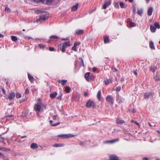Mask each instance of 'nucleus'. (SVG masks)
I'll return each mask as SVG.
<instances>
[{
  "mask_svg": "<svg viewBox=\"0 0 160 160\" xmlns=\"http://www.w3.org/2000/svg\"><path fill=\"white\" fill-rule=\"evenodd\" d=\"M70 45V42L69 41H67L61 43L58 45V51L59 50L62 51L63 52H65L67 47Z\"/></svg>",
  "mask_w": 160,
  "mask_h": 160,
  "instance_id": "obj_1",
  "label": "nucleus"
},
{
  "mask_svg": "<svg viewBox=\"0 0 160 160\" xmlns=\"http://www.w3.org/2000/svg\"><path fill=\"white\" fill-rule=\"evenodd\" d=\"M106 100L111 105H113L114 104V99L112 95L107 96L106 97Z\"/></svg>",
  "mask_w": 160,
  "mask_h": 160,
  "instance_id": "obj_2",
  "label": "nucleus"
},
{
  "mask_svg": "<svg viewBox=\"0 0 160 160\" xmlns=\"http://www.w3.org/2000/svg\"><path fill=\"white\" fill-rule=\"evenodd\" d=\"M95 104L94 102L91 100H89L86 103V106L88 108H94L95 106Z\"/></svg>",
  "mask_w": 160,
  "mask_h": 160,
  "instance_id": "obj_3",
  "label": "nucleus"
},
{
  "mask_svg": "<svg viewBox=\"0 0 160 160\" xmlns=\"http://www.w3.org/2000/svg\"><path fill=\"white\" fill-rule=\"evenodd\" d=\"M75 136L73 135H71L70 134H61L58 136L59 138H71L74 137Z\"/></svg>",
  "mask_w": 160,
  "mask_h": 160,
  "instance_id": "obj_4",
  "label": "nucleus"
},
{
  "mask_svg": "<svg viewBox=\"0 0 160 160\" xmlns=\"http://www.w3.org/2000/svg\"><path fill=\"white\" fill-rule=\"evenodd\" d=\"M41 106L38 104H36L34 105V109L37 112H39L41 109Z\"/></svg>",
  "mask_w": 160,
  "mask_h": 160,
  "instance_id": "obj_5",
  "label": "nucleus"
},
{
  "mask_svg": "<svg viewBox=\"0 0 160 160\" xmlns=\"http://www.w3.org/2000/svg\"><path fill=\"white\" fill-rule=\"evenodd\" d=\"M47 19V17L46 15H42L40 16L39 18H37L36 20L37 22H42V21H44Z\"/></svg>",
  "mask_w": 160,
  "mask_h": 160,
  "instance_id": "obj_6",
  "label": "nucleus"
},
{
  "mask_svg": "<svg viewBox=\"0 0 160 160\" xmlns=\"http://www.w3.org/2000/svg\"><path fill=\"white\" fill-rule=\"evenodd\" d=\"M109 160H121L119 157L115 155H111L109 156Z\"/></svg>",
  "mask_w": 160,
  "mask_h": 160,
  "instance_id": "obj_7",
  "label": "nucleus"
},
{
  "mask_svg": "<svg viewBox=\"0 0 160 160\" xmlns=\"http://www.w3.org/2000/svg\"><path fill=\"white\" fill-rule=\"evenodd\" d=\"M15 96V93L14 92H10L8 95V99L12 100L13 99Z\"/></svg>",
  "mask_w": 160,
  "mask_h": 160,
  "instance_id": "obj_8",
  "label": "nucleus"
},
{
  "mask_svg": "<svg viewBox=\"0 0 160 160\" xmlns=\"http://www.w3.org/2000/svg\"><path fill=\"white\" fill-rule=\"evenodd\" d=\"M116 122L117 124H121L125 123V121L120 118L118 117L116 119Z\"/></svg>",
  "mask_w": 160,
  "mask_h": 160,
  "instance_id": "obj_9",
  "label": "nucleus"
},
{
  "mask_svg": "<svg viewBox=\"0 0 160 160\" xmlns=\"http://www.w3.org/2000/svg\"><path fill=\"white\" fill-rule=\"evenodd\" d=\"M111 3V1L109 0L106 2H105L103 6L102 9H105L107 7L109 6Z\"/></svg>",
  "mask_w": 160,
  "mask_h": 160,
  "instance_id": "obj_10",
  "label": "nucleus"
},
{
  "mask_svg": "<svg viewBox=\"0 0 160 160\" xmlns=\"http://www.w3.org/2000/svg\"><path fill=\"white\" fill-rule=\"evenodd\" d=\"M153 8L152 7H150L149 8L148 10L147 13L148 15L149 16H151L153 12Z\"/></svg>",
  "mask_w": 160,
  "mask_h": 160,
  "instance_id": "obj_11",
  "label": "nucleus"
},
{
  "mask_svg": "<svg viewBox=\"0 0 160 160\" xmlns=\"http://www.w3.org/2000/svg\"><path fill=\"white\" fill-rule=\"evenodd\" d=\"M90 74V72H87L85 74V76H84V77H85L86 80L88 82H89L90 81V79L89 78Z\"/></svg>",
  "mask_w": 160,
  "mask_h": 160,
  "instance_id": "obj_12",
  "label": "nucleus"
},
{
  "mask_svg": "<svg viewBox=\"0 0 160 160\" xmlns=\"http://www.w3.org/2000/svg\"><path fill=\"white\" fill-rule=\"evenodd\" d=\"M119 140L118 138L114 139L112 140H108L105 142L106 143H113L117 142Z\"/></svg>",
  "mask_w": 160,
  "mask_h": 160,
  "instance_id": "obj_13",
  "label": "nucleus"
},
{
  "mask_svg": "<svg viewBox=\"0 0 160 160\" xmlns=\"http://www.w3.org/2000/svg\"><path fill=\"white\" fill-rule=\"evenodd\" d=\"M30 148L32 149L37 148H38V145L34 143H33L31 144Z\"/></svg>",
  "mask_w": 160,
  "mask_h": 160,
  "instance_id": "obj_14",
  "label": "nucleus"
},
{
  "mask_svg": "<svg viewBox=\"0 0 160 160\" xmlns=\"http://www.w3.org/2000/svg\"><path fill=\"white\" fill-rule=\"evenodd\" d=\"M105 84L106 85H108L110 83H111L112 82V80L109 78L108 79H106L104 81Z\"/></svg>",
  "mask_w": 160,
  "mask_h": 160,
  "instance_id": "obj_15",
  "label": "nucleus"
},
{
  "mask_svg": "<svg viewBox=\"0 0 160 160\" xmlns=\"http://www.w3.org/2000/svg\"><path fill=\"white\" fill-rule=\"evenodd\" d=\"M83 31L81 29L77 30L75 32L76 34L78 35L83 34Z\"/></svg>",
  "mask_w": 160,
  "mask_h": 160,
  "instance_id": "obj_16",
  "label": "nucleus"
},
{
  "mask_svg": "<svg viewBox=\"0 0 160 160\" xmlns=\"http://www.w3.org/2000/svg\"><path fill=\"white\" fill-rule=\"evenodd\" d=\"M64 146L63 143H55L52 145V146L54 147H62Z\"/></svg>",
  "mask_w": 160,
  "mask_h": 160,
  "instance_id": "obj_17",
  "label": "nucleus"
},
{
  "mask_svg": "<svg viewBox=\"0 0 160 160\" xmlns=\"http://www.w3.org/2000/svg\"><path fill=\"white\" fill-rule=\"evenodd\" d=\"M28 77L31 82L32 83H33L34 81V78L29 74H28Z\"/></svg>",
  "mask_w": 160,
  "mask_h": 160,
  "instance_id": "obj_18",
  "label": "nucleus"
},
{
  "mask_svg": "<svg viewBox=\"0 0 160 160\" xmlns=\"http://www.w3.org/2000/svg\"><path fill=\"white\" fill-rule=\"evenodd\" d=\"M57 95V93L56 92H54L53 93H51L50 94V97L52 99L55 98Z\"/></svg>",
  "mask_w": 160,
  "mask_h": 160,
  "instance_id": "obj_19",
  "label": "nucleus"
},
{
  "mask_svg": "<svg viewBox=\"0 0 160 160\" xmlns=\"http://www.w3.org/2000/svg\"><path fill=\"white\" fill-rule=\"evenodd\" d=\"M58 81L59 83H61L62 86H64L67 82V80H58Z\"/></svg>",
  "mask_w": 160,
  "mask_h": 160,
  "instance_id": "obj_20",
  "label": "nucleus"
},
{
  "mask_svg": "<svg viewBox=\"0 0 160 160\" xmlns=\"http://www.w3.org/2000/svg\"><path fill=\"white\" fill-rule=\"evenodd\" d=\"M109 38L108 36H105L104 37V42L105 43L109 42Z\"/></svg>",
  "mask_w": 160,
  "mask_h": 160,
  "instance_id": "obj_21",
  "label": "nucleus"
},
{
  "mask_svg": "<svg viewBox=\"0 0 160 160\" xmlns=\"http://www.w3.org/2000/svg\"><path fill=\"white\" fill-rule=\"evenodd\" d=\"M123 99L119 97V96H118L117 97L116 101L118 103H121L123 102Z\"/></svg>",
  "mask_w": 160,
  "mask_h": 160,
  "instance_id": "obj_22",
  "label": "nucleus"
},
{
  "mask_svg": "<svg viewBox=\"0 0 160 160\" xmlns=\"http://www.w3.org/2000/svg\"><path fill=\"white\" fill-rule=\"evenodd\" d=\"M78 7V4H76L74 6L72 7L71 10L72 11H76Z\"/></svg>",
  "mask_w": 160,
  "mask_h": 160,
  "instance_id": "obj_23",
  "label": "nucleus"
},
{
  "mask_svg": "<svg viewBox=\"0 0 160 160\" xmlns=\"http://www.w3.org/2000/svg\"><path fill=\"white\" fill-rule=\"evenodd\" d=\"M149 47L151 49L153 50H154L155 49V48L154 46L153 43L152 41H150L149 42Z\"/></svg>",
  "mask_w": 160,
  "mask_h": 160,
  "instance_id": "obj_24",
  "label": "nucleus"
},
{
  "mask_svg": "<svg viewBox=\"0 0 160 160\" xmlns=\"http://www.w3.org/2000/svg\"><path fill=\"white\" fill-rule=\"evenodd\" d=\"M71 88L69 86H66L65 89V91L67 93H69L70 92Z\"/></svg>",
  "mask_w": 160,
  "mask_h": 160,
  "instance_id": "obj_25",
  "label": "nucleus"
},
{
  "mask_svg": "<svg viewBox=\"0 0 160 160\" xmlns=\"http://www.w3.org/2000/svg\"><path fill=\"white\" fill-rule=\"evenodd\" d=\"M49 122L52 125V126H57L58 125H59L60 123L59 122H58L55 123H53V121L52 120H50Z\"/></svg>",
  "mask_w": 160,
  "mask_h": 160,
  "instance_id": "obj_26",
  "label": "nucleus"
},
{
  "mask_svg": "<svg viewBox=\"0 0 160 160\" xmlns=\"http://www.w3.org/2000/svg\"><path fill=\"white\" fill-rule=\"evenodd\" d=\"M101 96V92L100 90L97 93V98L99 101H100Z\"/></svg>",
  "mask_w": 160,
  "mask_h": 160,
  "instance_id": "obj_27",
  "label": "nucleus"
},
{
  "mask_svg": "<svg viewBox=\"0 0 160 160\" xmlns=\"http://www.w3.org/2000/svg\"><path fill=\"white\" fill-rule=\"evenodd\" d=\"M156 28L154 25L150 26V30L152 32H155L156 31Z\"/></svg>",
  "mask_w": 160,
  "mask_h": 160,
  "instance_id": "obj_28",
  "label": "nucleus"
},
{
  "mask_svg": "<svg viewBox=\"0 0 160 160\" xmlns=\"http://www.w3.org/2000/svg\"><path fill=\"white\" fill-rule=\"evenodd\" d=\"M0 150H1L5 152L10 151V149L2 147H0Z\"/></svg>",
  "mask_w": 160,
  "mask_h": 160,
  "instance_id": "obj_29",
  "label": "nucleus"
},
{
  "mask_svg": "<svg viewBox=\"0 0 160 160\" xmlns=\"http://www.w3.org/2000/svg\"><path fill=\"white\" fill-rule=\"evenodd\" d=\"M79 59L80 60H81V62H80V65L81 66H82H82L83 67H84V65L83 60V59L82 58H80Z\"/></svg>",
  "mask_w": 160,
  "mask_h": 160,
  "instance_id": "obj_30",
  "label": "nucleus"
},
{
  "mask_svg": "<svg viewBox=\"0 0 160 160\" xmlns=\"http://www.w3.org/2000/svg\"><path fill=\"white\" fill-rule=\"evenodd\" d=\"M119 5L121 8H125L124 3L122 2H119Z\"/></svg>",
  "mask_w": 160,
  "mask_h": 160,
  "instance_id": "obj_31",
  "label": "nucleus"
},
{
  "mask_svg": "<svg viewBox=\"0 0 160 160\" xmlns=\"http://www.w3.org/2000/svg\"><path fill=\"white\" fill-rule=\"evenodd\" d=\"M11 38L12 40L14 42H15L17 40V37L15 36H12L11 37Z\"/></svg>",
  "mask_w": 160,
  "mask_h": 160,
  "instance_id": "obj_32",
  "label": "nucleus"
},
{
  "mask_svg": "<svg viewBox=\"0 0 160 160\" xmlns=\"http://www.w3.org/2000/svg\"><path fill=\"white\" fill-rule=\"evenodd\" d=\"M154 79L155 81H159L160 80V76H156L154 77Z\"/></svg>",
  "mask_w": 160,
  "mask_h": 160,
  "instance_id": "obj_33",
  "label": "nucleus"
},
{
  "mask_svg": "<svg viewBox=\"0 0 160 160\" xmlns=\"http://www.w3.org/2000/svg\"><path fill=\"white\" fill-rule=\"evenodd\" d=\"M154 26L156 28H157L158 29H159L160 27V25L158 23H155L154 24Z\"/></svg>",
  "mask_w": 160,
  "mask_h": 160,
  "instance_id": "obj_34",
  "label": "nucleus"
},
{
  "mask_svg": "<svg viewBox=\"0 0 160 160\" xmlns=\"http://www.w3.org/2000/svg\"><path fill=\"white\" fill-rule=\"evenodd\" d=\"M62 95H63V93H61L60 94V95L59 96H58V97H57V99L58 100H61L62 97Z\"/></svg>",
  "mask_w": 160,
  "mask_h": 160,
  "instance_id": "obj_35",
  "label": "nucleus"
},
{
  "mask_svg": "<svg viewBox=\"0 0 160 160\" xmlns=\"http://www.w3.org/2000/svg\"><path fill=\"white\" fill-rule=\"evenodd\" d=\"M151 95V94L150 93H146L144 95V97L145 98H148L149 97H150Z\"/></svg>",
  "mask_w": 160,
  "mask_h": 160,
  "instance_id": "obj_36",
  "label": "nucleus"
},
{
  "mask_svg": "<svg viewBox=\"0 0 160 160\" xmlns=\"http://www.w3.org/2000/svg\"><path fill=\"white\" fill-rule=\"evenodd\" d=\"M50 38H53V39H58L59 38L57 36L53 35H52L50 37Z\"/></svg>",
  "mask_w": 160,
  "mask_h": 160,
  "instance_id": "obj_37",
  "label": "nucleus"
},
{
  "mask_svg": "<svg viewBox=\"0 0 160 160\" xmlns=\"http://www.w3.org/2000/svg\"><path fill=\"white\" fill-rule=\"evenodd\" d=\"M121 86H118L116 88L115 90L117 92H119L121 90Z\"/></svg>",
  "mask_w": 160,
  "mask_h": 160,
  "instance_id": "obj_38",
  "label": "nucleus"
},
{
  "mask_svg": "<svg viewBox=\"0 0 160 160\" xmlns=\"http://www.w3.org/2000/svg\"><path fill=\"white\" fill-rule=\"evenodd\" d=\"M21 97V95L20 93H19L18 92H17L16 93V98H20Z\"/></svg>",
  "mask_w": 160,
  "mask_h": 160,
  "instance_id": "obj_39",
  "label": "nucleus"
},
{
  "mask_svg": "<svg viewBox=\"0 0 160 160\" xmlns=\"http://www.w3.org/2000/svg\"><path fill=\"white\" fill-rule=\"evenodd\" d=\"M81 44V43L79 42H77L74 43V46L75 47H77L78 45H79Z\"/></svg>",
  "mask_w": 160,
  "mask_h": 160,
  "instance_id": "obj_40",
  "label": "nucleus"
},
{
  "mask_svg": "<svg viewBox=\"0 0 160 160\" xmlns=\"http://www.w3.org/2000/svg\"><path fill=\"white\" fill-rule=\"evenodd\" d=\"M135 23L132 22H130L129 23V25L130 27H132L134 26V25Z\"/></svg>",
  "mask_w": 160,
  "mask_h": 160,
  "instance_id": "obj_41",
  "label": "nucleus"
},
{
  "mask_svg": "<svg viewBox=\"0 0 160 160\" xmlns=\"http://www.w3.org/2000/svg\"><path fill=\"white\" fill-rule=\"evenodd\" d=\"M5 139L4 138L2 137L1 136H0V140L1 142H3Z\"/></svg>",
  "mask_w": 160,
  "mask_h": 160,
  "instance_id": "obj_42",
  "label": "nucleus"
},
{
  "mask_svg": "<svg viewBox=\"0 0 160 160\" xmlns=\"http://www.w3.org/2000/svg\"><path fill=\"white\" fill-rule=\"evenodd\" d=\"M39 47L41 49H43L45 48V46L42 44H39Z\"/></svg>",
  "mask_w": 160,
  "mask_h": 160,
  "instance_id": "obj_43",
  "label": "nucleus"
},
{
  "mask_svg": "<svg viewBox=\"0 0 160 160\" xmlns=\"http://www.w3.org/2000/svg\"><path fill=\"white\" fill-rule=\"evenodd\" d=\"M79 144L80 145L82 146H84L85 145V143L84 142H82V141H80V143Z\"/></svg>",
  "mask_w": 160,
  "mask_h": 160,
  "instance_id": "obj_44",
  "label": "nucleus"
},
{
  "mask_svg": "<svg viewBox=\"0 0 160 160\" xmlns=\"http://www.w3.org/2000/svg\"><path fill=\"white\" fill-rule=\"evenodd\" d=\"M72 49L75 51H77V49L76 48V47H75V46H73L72 48Z\"/></svg>",
  "mask_w": 160,
  "mask_h": 160,
  "instance_id": "obj_45",
  "label": "nucleus"
},
{
  "mask_svg": "<svg viewBox=\"0 0 160 160\" xmlns=\"http://www.w3.org/2000/svg\"><path fill=\"white\" fill-rule=\"evenodd\" d=\"M5 10L6 11H7L8 12H10V9L9 8H8V7H6L5 8Z\"/></svg>",
  "mask_w": 160,
  "mask_h": 160,
  "instance_id": "obj_46",
  "label": "nucleus"
},
{
  "mask_svg": "<svg viewBox=\"0 0 160 160\" xmlns=\"http://www.w3.org/2000/svg\"><path fill=\"white\" fill-rule=\"evenodd\" d=\"M29 89L28 88H26V90H25V93L26 94H29Z\"/></svg>",
  "mask_w": 160,
  "mask_h": 160,
  "instance_id": "obj_47",
  "label": "nucleus"
},
{
  "mask_svg": "<svg viewBox=\"0 0 160 160\" xmlns=\"http://www.w3.org/2000/svg\"><path fill=\"white\" fill-rule=\"evenodd\" d=\"M54 49V48L53 47H49V50L50 51H53Z\"/></svg>",
  "mask_w": 160,
  "mask_h": 160,
  "instance_id": "obj_48",
  "label": "nucleus"
},
{
  "mask_svg": "<svg viewBox=\"0 0 160 160\" xmlns=\"http://www.w3.org/2000/svg\"><path fill=\"white\" fill-rule=\"evenodd\" d=\"M58 117V115H54L53 117V120H55L57 119V117Z\"/></svg>",
  "mask_w": 160,
  "mask_h": 160,
  "instance_id": "obj_49",
  "label": "nucleus"
},
{
  "mask_svg": "<svg viewBox=\"0 0 160 160\" xmlns=\"http://www.w3.org/2000/svg\"><path fill=\"white\" fill-rule=\"evenodd\" d=\"M53 0H46L47 3L48 4L49 3L51 2Z\"/></svg>",
  "mask_w": 160,
  "mask_h": 160,
  "instance_id": "obj_50",
  "label": "nucleus"
},
{
  "mask_svg": "<svg viewBox=\"0 0 160 160\" xmlns=\"http://www.w3.org/2000/svg\"><path fill=\"white\" fill-rule=\"evenodd\" d=\"M133 11L134 12H136L137 11V9L135 7L133 8Z\"/></svg>",
  "mask_w": 160,
  "mask_h": 160,
  "instance_id": "obj_51",
  "label": "nucleus"
},
{
  "mask_svg": "<svg viewBox=\"0 0 160 160\" xmlns=\"http://www.w3.org/2000/svg\"><path fill=\"white\" fill-rule=\"evenodd\" d=\"M149 158L148 157H144L142 158V160H149Z\"/></svg>",
  "mask_w": 160,
  "mask_h": 160,
  "instance_id": "obj_52",
  "label": "nucleus"
},
{
  "mask_svg": "<svg viewBox=\"0 0 160 160\" xmlns=\"http://www.w3.org/2000/svg\"><path fill=\"white\" fill-rule=\"evenodd\" d=\"M114 6L115 7H117L118 8H119L118 4V3H116L114 5Z\"/></svg>",
  "mask_w": 160,
  "mask_h": 160,
  "instance_id": "obj_53",
  "label": "nucleus"
},
{
  "mask_svg": "<svg viewBox=\"0 0 160 160\" xmlns=\"http://www.w3.org/2000/svg\"><path fill=\"white\" fill-rule=\"evenodd\" d=\"M2 91L3 92V93L4 94H6V91H5V90L4 89H2Z\"/></svg>",
  "mask_w": 160,
  "mask_h": 160,
  "instance_id": "obj_54",
  "label": "nucleus"
},
{
  "mask_svg": "<svg viewBox=\"0 0 160 160\" xmlns=\"http://www.w3.org/2000/svg\"><path fill=\"white\" fill-rule=\"evenodd\" d=\"M95 10H92L91 11H89V14H91L94 11H95Z\"/></svg>",
  "mask_w": 160,
  "mask_h": 160,
  "instance_id": "obj_55",
  "label": "nucleus"
},
{
  "mask_svg": "<svg viewBox=\"0 0 160 160\" xmlns=\"http://www.w3.org/2000/svg\"><path fill=\"white\" fill-rule=\"evenodd\" d=\"M24 38L26 39H30L31 38L28 36H25V37Z\"/></svg>",
  "mask_w": 160,
  "mask_h": 160,
  "instance_id": "obj_56",
  "label": "nucleus"
},
{
  "mask_svg": "<svg viewBox=\"0 0 160 160\" xmlns=\"http://www.w3.org/2000/svg\"><path fill=\"white\" fill-rule=\"evenodd\" d=\"M96 68L95 67H94L92 68V70L93 72H95L96 71Z\"/></svg>",
  "mask_w": 160,
  "mask_h": 160,
  "instance_id": "obj_57",
  "label": "nucleus"
},
{
  "mask_svg": "<svg viewBox=\"0 0 160 160\" xmlns=\"http://www.w3.org/2000/svg\"><path fill=\"white\" fill-rule=\"evenodd\" d=\"M4 157V155L1 153L0 152V157Z\"/></svg>",
  "mask_w": 160,
  "mask_h": 160,
  "instance_id": "obj_58",
  "label": "nucleus"
},
{
  "mask_svg": "<svg viewBox=\"0 0 160 160\" xmlns=\"http://www.w3.org/2000/svg\"><path fill=\"white\" fill-rule=\"evenodd\" d=\"M37 13L38 14L39 13H42V11L41 10H38V11Z\"/></svg>",
  "mask_w": 160,
  "mask_h": 160,
  "instance_id": "obj_59",
  "label": "nucleus"
},
{
  "mask_svg": "<svg viewBox=\"0 0 160 160\" xmlns=\"http://www.w3.org/2000/svg\"><path fill=\"white\" fill-rule=\"evenodd\" d=\"M88 95V93L86 92H84V95L85 96H86Z\"/></svg>",
  "mask_w": 160,
  "mask_h": 160,
  "instance_id": "obj_60",
  "label": "nucleus"
},
{
  "mask_svg": "<svg viewBox=\"0 0 160 160\" xmlns=\"http://www.w3.org/2000/svg\"><path fill=\"white\" fill-rule=\"evenodd\" d=\"M3 37L4 35L1 34V33H0V38H3Z\"/></svg>",
  "mask_w": 160,
  "mask_h": 160,
  "instance_id": "obj_61",
  "label": "nucleus"
},
{
  "mask_svg": "<svg viewBox=\"0 0 160 160\" xmlns=\"http://www.w3.org/2000/svg\"><path fill=\"white\" fill-rule=\"evenodd\" d=\"M133 73L135 75H137L138 74H137V72L135 71H133Z\"/></svg>",
  "mask_w": 160,
  "mask_h": 160,
  "instance_id": "obj_62",
  "label": "nucleus"
},
{
  "mask_svg": "<svg viewBox=\"0 0 160 160\" xmlns=\"http://www.w3.org/2000/svg\"><path fill=\"white\" fill-rule=\"evenodd\" d=\"M26 137H27V136H22L21 137V138L22 139Z\"/></svg>",
  "mask_w": 160,
  "mask_h": 160,
  "instance_id": "obj_63",
  "label": "nucleus"
},
{
  "mask_svg": "<svg viewBox=\"0 0 160 160\" xmlns=\"http://www.w3.org/2000/svg\"><path fill=\"white\" fill-rule=\"evenodd\" d=\"M137 13L138 14H139V15H140V11L139 10H138Z\"/></svg>",
  "mask_w": 160,
  "mask_h": 160,
  "instance_id": "obj_64",
  "label": "nucleus"
}]
</instances>
